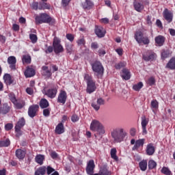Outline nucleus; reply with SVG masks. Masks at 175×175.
<instances>
[{"label":"nucleus","instance_id":"nucleus-1","mask_svg":"<svg viewBox=\"0 0 175 175\" xmlns=\"http://www.w3.org/2000/svg\"><path fill=\"white\" fill-rule=\"evenodd\" d=\"M127 135L128 133L122 128H116L111 131V136L114 143H121L124 142Z\"/></svg>","mask_w":175,"mask_h":175},{"label":"nucleus","instance_id":"nucleus-2","mask_svg":"<svg viewBox=\"0 0 175 175\" xmlns=\"http://www.w3.org/2000/svg\"><path fill=\"white\" fill-rule=\"evenodd\" d=\"M35 21L37 25H39V24L55 25V19L46 13H40L38 15H36Z\"/></svg>","mask_w":175,"mask_h":175},{"label":"nucleus","instance_id":"nucleus-3","mask_svg":"<svg viewBox=\"0 0 175 175\" xmlns=\"http://www.w3.org/2000/svg\"><path fill=\"white\" fill-rule=\"evenodd\" d=\"M83 79L87 84L86 92L88 94L95 92L96 91V82L92 79V77L88 74H85Z\"/></svg>","mask_w":175,"mask_h":175},{"label":"nucleus","instance_id":"nucleus-4","mask_svg":"<svg viewBox=\"0 0 175 175\" xmlns=\"http://www.w3.org/2000/svg\"><path fill=\"white\" fill-rule=\"evenodd\" d=\"M90 131L92 132H97L98 135H105V126L99 120H93L90 124Z\"/></svg>","mask_w":175,"mask_h":175},{"label":"nucleus","instance_id":"nucleus-5","mask_svg":"<svg viewBox=\"0 0 175 175\" xmlns=\"http://www.w3.org/2000/svg\"><path fill=\"white\" fill-rule=\"evenodd\" d=\"M92 69L94 72V75L96 76L97 79H100L103 76L105 72V68L103 65L99 61H96L92 64Z\"/></svg>","mask_w":175,"mask_h":175},{"label":"nucleus","instance_id":"nucleus-6","mask_svg":"<svg viewBox=\"0 0 175 175\" xmlns=\"http://www.w3.org/2000/svg\"><path fill=\"white\" fill-rule=\"evenodd\" d=\"M53 47L55 54L58 55L61 54V53H64V46L61 44V40L57 37L53 38Z\"/></svg>","mask_w":175,"mask_h":175},{"label":"nucleus","instance_id":"nucleus-7","mask_svg":"<svg viewBox=\"0 0 175 175\" xmlns=\"http://www.w3.org/2000/svg\"><path fill=\"white\" fill-rule=\"evenodd\" d=\"M146 142L145 139H139L138 140H135V139H132L131 140V144L133 146L132 148L133 151H137L138 149L140 148V147L143 148V146H144V142Z\"/></svg>","mask_w":175,"mask_h":175},{"label":"nucleus","instance_id":"nucleus-8","mask_svg":"<svg viewBox=\"0 0 175 175\" xmlns=\"http://www.w3.org/2000/svg\"><path fill=\"white\" fill-rule=\"evenodd\" d=\"M58 88L57 87L51 88L46 90H44L43 94L50 99H54L57 96Z\"/></svg>","mask_w":175,"mask_h":175},{"label":"nucleus","instance_id":"nucleus-9","mask_svg":"<svg viewBox=\"0 0 175 175\" xmlns=\"http://www.w3.org/2000/svg\"><path fill=\"white\" fill-rule=\"evenodd\" d=\"M38 111H39V106L38 105H31L28 109V116L31 118H33V117L38 116Z\"/></svg>","mask_w":175,"mask_h":175},{"label":"nucleus","instance_id":"nucleus-10","mask_svg":"<svg viewBox=\"0 0 175 175\" xmlns=\"http://www.w3.org/2000/svg\"><path fill=\"white\" fill-rule=\"evenodd\" d=\"M66 99H68L66 92L65 90H61L57 96V103L65 105L66 103Z\"/></svg>","mask_w":175,"mask_h":175},{"label":"nucleus","instance_id":"nucleus-11","mask_svg":"<svg viewBox=\"0 0 175 175\" xmlns=\"http://www.w3.org/2000/svg\"><path fill=\"white\" fill-rule=\"evenodd\" d=\"M85 170L87 174H94V170H95V161H94L93 159L87 162Z\"/></svg>","mask_w":175,"mask_h":175},{"label":"nucleus","instance_id":"nucleus-12","mask_svg":"<svg viewBox=\"0 0 175 175\" xmlns=\"http://www.w3.org/2000/svg\"><path fill=\"white\" fill-rule=\"evenodd\" d=\"M157 58V53L152 51H148L146 54L143 55V59L144 61H154Z\"/></svg>","mask_w":175,"mask_h":175},{"label":"nucleus","instance_id":"nucleus-13","mask_svg":"<svg viewBox=\"0 0 175 175\" xmlns=\"http://www.w3.org/2000/svg\"><path fill=\"white\" fill-rule=\"evenodd\" d=\"M8 64L10 66V68L12 70H16V64L17 62V59H16V57L14 56H10L8 58Z\"/></svg>","mask_w":175,"mask_h":175},{"label":"nucleus","instance_id":"nucleus-14","mask_svg":"<svg viewBox=\"0 0 175 175\" xmlns=\"http://www.w3.org/2000/svg\"><path fill=\"white\" fill-rule=\"evenodd\" d=\"M95 33L98 38H104L106 30L102 26H96Z\"/></svg>","mask_w":175,"mask_h":175},{"label":"nucleus","instance_id":"nucleus-15","mask_svg":"<svg viewBox=\"0 0 175 175\" xmlns=\"http://www.w3.org/2000/svg\"><path fill=\"white\" fill-rule=\"evenodd\" d=\"M42 75L44 77L50 79V77L53 76V72H51V70H49V66H43L42 67Z\"/></svg>","mask_w":175,"mask_h":175},{"label":"nucleus","instance_id":"nucleus-16","mask_svg":"<svg viewBox=\"0 0 175 175\" xmlns=\"http://www.w3.org/2000/svg\"><path fill=\"white\" fill-rule=\"evenodd\" d=\"M163 17L167 23H172L173 21V13L165 9L163 13Z\"/></svg>","mask_w":175,"mask_h":175},{"label":"nucleus","instance_id":"nucleus-17","mask_svg":"<svg viewBox=\"0 0 175 175\" xmlns=\"http://www.w3.org/2000/svg\"><path fill=\"white\" fill-rule=\"evenodd\" d=\"M141 125L143 135H147V125H148V119L146 118V116L142 118Z\"/></svg>","mask_w":175,"mask_h":175},{"label":"nucleus","instance_id":"nucleus-18","mask_svg":"<svg viewBox=\"0 0 175 175\" xmlns=\"http://www.w3.org/2000/svg\"><path fill=\"white\" fill-rule=\"evenodd\" d=\"M81 6L84 10H91L94 8V2L90 0H85L82 3Z\"/></svg>","mask_w":175,"mask_h":175},{"label":"nucleus","instance_id":"nucleus-19","mask_svg":"<svg viewBox=\"0 0 175 175\" xmlns=\"http://www.w3.org/2000/svg\"><path fill=\"white\" fill-rule=\"evenodd\" d=\"M146 155L152 156L155 153V146H154V144H149L146 146Z\"/></svg>","mask_w":175,"mask_h":175},{"label":"nucleus","instance_id":"nucleus-20","mask_svg":"<svg viewBox=\"0 0 175 175\" xmlns=\"http://www.w3.org/2000/svg\"><path fill=\"white\" fill-rule=\"evenodd\" d=\"M166 38L163 36H158L155 37L154 42L157 46H159L161 47V46H163L165 44V40Z\"/></svg>","mask_w":175,"mask_h":175},{"label":"nucleus","instance_id":"nucleus-21","mask_svg":"<svg viewBox=\"0 0 175 175\" xmlns=\"http://www.w3.org/2000/svg\"><path fill=\"white\" fill-rule=\"evenodd\" d=\"M65 132V126H64V123H59L55 129V133L57 135H62Z\"/></svg>","mask_w":175,"mask_h":175},{"label":"nucleus","instance_id":"nucleus-22","mask_svg":"<svg viewBox=\"0 0 175 175\" xmlns=\"http://www.w3.org/2000/svg\"><path fill=\"white\" fill-rule=\"evenodd\" d=\"M10 111V107L8 103H4L0 107V114H8Z\"/></svg>","mask_w":175,"mask_h":175},{"label":"nucleus","instance_id":"nucleus-23","mask_svg":"<svg viewBox=\"0 0 175 175\" xmlns=\"http://www.w3.org/2000/svg\"><path fill=\"white\" fill-rule=\"evenodd\" d=\"M26 154L27 152H25V150H23L21 149H17L16 150V157L18 158V159H24L25 158Z\"/></svg>","mask_w":175,"mask_h":175},{"label":"nucleus","instance_id":"nucleus-24","mask_svg":"<svg viewBox=\"0 0 175 175\" xmlns=\"http://www.w3.org/2000/svg\"><path fill=\"white\" fill-rule=\"evenodd\" d=\"M25 76L27 78L35 76V70L29 66H27L26 70L25 71Z\"/></svg>","mask_w":175,"mask_h":175},{"label":"nucleus","instance_id":"nucleus-25","mask_svg":"<svg viewBox=\"0 0 175 175\" xmlns=\"http://www.w3.org/2000/svg\"><path fill=\"white\" fill-rule=\"evenodd\" d=\"M121 77L123 80H129V79H131V72H129V70L124 68L122 70Z\"/></svg>","mask_w":175,"mask_h":175},{"label":"nucleus","instance_id":"nucleus-26","mask_svg":"<svg viewBox=\"0 0 175 175\" xmlns=\"http://www.w3.org/2000/svg\"><path fill=\"white\" fill-rule=\"evenodd\" d=\"M3 80L7 85H10V84H13V81H14V79L10 74H5L3 76Z\"/></svg>","mask_w":175,"mask_h":175},{"label":"nucleus","instance_id":"nucleus-27","mask_svg":"<svg viewBox=\"0 0 175 175\" xmlns=\"http://www.w3.org/2000/svg\"><path fill=\"white\" fill-rule=\"evenodd\" d=\"M134 8L137 12H142L144 9V5L140 1H135L133 2Z\"/></svg>","mask_w":175,"mask_h":175},{"label":"nucleus","instance_id":"nucleus-28","mask_svg":"<svg viewBox=\"0 0 175 175\" xmlns=\"http://www.w3.org/2000/svg\"><path fill=\"white\" fill-rule=\"evenodd\" d=\"M165 68L170 69L171 70H174L175 69V57H172L170 59L167 64Z\"/></svg>","mask_w":175,"mask_h":175},{"label":"nucleus","instance_id":"nucleus-29","mask_svg":"<svg viewBox=\"0 0 175 175\" xmlns=\"http://www.w3.org/2000/svg\"><path fill=\"white\" fill-rule=\"evenodd\" d=\"M159 107V103L157 100H152L150 103V109L152 110L153 113H155L156 110H158Z\"/></svg>","mask_w":175,"mask_h":175},{"label":"nucleus","instance_id":"nucleus-30","mask_svg":"<svg viewBox=\"0 0 175 175\" xmlns=\"http://www.w3.org/2000/svg\"><path fill=\"white\" fill-rule=\"evenodd\" d=\"M14 105L16 109H21L24 106H25V101L23 100H16Z\"/></svg>","mask_w":175,"mask_h":175},{"label":"nucleus","instance_id":"nucleus-31","mask_svg":"<svg viewBox=\"0 0 175 175\" xmlns=\"http://www.w3.org/2000/svg\"><path fill=\"white\" fill-rule=\"evenodd\" d=\"M144 37L143 32L138 31L135 33V39L137 42V43L141 44L142 43V39Z\"/></svg>","mask_w":175,"mask_h":175},{"label":"nucleus","instance_id":"nucleus-32","mask_svg":"<svg viewBox=\"0 0 175 175\" xmlns=\"http://www.w3.org/2000/svg\"><path fill=\"white\" fill-rule=\"evenodd\" d=\"M98 174L99 175H111V172L109 171V169H107V167L103 166L100 167Z\"/></svg>","mask_w":175,"mask_h":175},{"label":"nucleus","instance_id":"nucleus-33","mask_svg":"<svg viewBox=\"0 0 175 175\" xmlns=\"http://www.w3.org/2000/svg\"><path fill=\"white\" fill-rule=\"evenodd\" d=\"M50 106V104L49 103V100L46 98H42L40 101V107L41 109H47Z\"/></svg>","mask_w":175,"mask_h":175},{"label":"nucleus","instance_id":"nucleus-34","mask_svg":"<svg viewBox=\"0 0 175 175\" xmlns=\"http://www.w3.org/2000/svg\"><path fill=\"white\" fill-rule=\"evenodd\" d=\"M10 146V139L9 138L1 139L0 140V147H9Z\"/></svg>","mask_w":175,"mask_h":175},{"label":"nucleus","instance_id":"nucleus-35","mask_svg":"<svg viewBox=\"0 0 175 175\" xmlns=\"http://www.w3.org/2000/svg\"><path fill=\"white\" fill-rule=\"evenodd\" d=\"M25 125V119L24 118H21L18 120V122L16 123L15 128H17V129H21Z\"/></svg>","mask_w":175,"mask_h":175},{"label":"nucleus","instance_id":"nucleus-36","mask_svg":"<svg viewBox=\"0 0 175 175\" xmlns=\"http://www.w3.org/2000/svg\"><path fill=\"white\" fill-rule=\"evenodd\" d=\"M139 166L142 172H146L147 170V160H142L139 162Z\"/></svg>","mask_w":175,"mask_h":175},{"label":"nucleus","instance_id":"nucleus-37","mask_svg":"<svg viewBox=\"0 0 175 175\" xmlns=\"http://www.w3.org/2000/svg\"><path fill=\"white\" fill-rule=\"evenodd\" d=\"M35 161L39 165H43V161H44V155L38 154L35 158Z\"/></svg>","mask_w":175,"mask_h":175},{"label":"nucleus","instance_id":"nucleus-38","mask_svg":"<svg viewBox=\"0 0 175 175\" xmlns=\"http://www.w3.org/2000/svg\"><path fill=\"white\" fill-rule=\"evenodd\" d=\"M31 61V56L29 55H23L22 57L23 64H30Z\"/></svg>","mask_w":175,"mask_h":175},{"label":"nucleus","instance_id":"nucleus-39","mask_svg":"<svg viewBox=\"0 0 175 175\" xmlns=\"http://www.w3.org/2000/svg\"><path fill=\"white\" fill-rule=\"evenodd\" d=\"M46 174V167H41L35 172V175Z\"/></svg>","mask_w":175,"mask_h":175},{"label":"nucleus","instance_id":"nucleus-40","mask_svg":"<svg viewBox=\"0 0 175 175\" xmlns=\"http://www.w3.org/2000/svg\"><path fill=\"white\" fill-rule=\"evenodd\" d=\"M111 158H112V159H114L115 161H118V157H117V149H111Z\"/></svg>","mask_w":175,"mask_h":175},{"label":"nucleus","instance_id":"nucleus-41","mask_svg":"<svg viewBox=\"0 0 175 175\" xmlns=\"http://www.w3.org/2000/svg\"><path fill=\"white\" fill-rule=\"evenodd\" d=\"M148 166L150 170L155 169V167H157V162H155L154 160H149Z\"/></svg>","mask_w":175,"mask_h":175},{"label":"nucleus","instance_id":"nucleus-42","mask_svg":"<svg viewBox=\"0 0 175 175\" xmlns=\"http://www.w3.org/2000/svg\"><path fill=\"white\" fill-rule=\"evenodd\" d=\"M143 82H139L133 86V90H134V91H139L143 88Z\"/></svg>","mask_w":175,"mask_h":175},{"label":"nucleus","instance_id":"nucleus-43","mask_svg":"<svg viewBox=\"0 0 175 175\" xmlns=\"http://www.w3.org/2000/svg\"><path fill=\"white\" fill-rule=\"evenodd\" d=\"M39 10H44L46 9H50V5L46 3H40L38 7Z\"/></svg>","mask_w":175,"mask_h":175},{"label":"nucleus","instance_id":"nucleus-44","mask_svg":"<svg viewBox=\"0 0 175 175\" xmlns=\"http://www.w3.org/2000/svg\"><path fill=\"white\" fill-rule=\"evenodd\" d=\"M126 66V62H120L115 64V68L118 70L121 69V68H125Z\"/></svg>","mask_w":175,"mask_h":175},{"label":"nucleus","instance_id":"nucleus-45","mask_svg":"<svg viewBox=\"0 0 175 175\" xmlns=\"http://www.w3.org/2000/svg\"><path fill=\"white\" fill-rule=\"evenodd\" d=\"M170 55V51L169 50H163L161 52V58L165 59V58H167Z\"/></svg>","mask_w":175,"mask_h":175},{"label":"nucleus","instance_id":"nucleus-46","mask_svg":"<svg viewBox=\"0 0 175 175\" xmlns=\"http://www.w3.org/2000/svg\"><path fill=\"white\" fill-rule=\"evenodd\" d=\"M161 173H163V174H165V175H171L172 174V172L170 171V170H169V168H167L166 167H163L161 169Z\"/></svg>","mask_w":175,"mask_h":175},{"label":"nucleus","instance_id":"nucleus-47","mask_svg":"<svg viewBox=\"0 0 175 175\" xmlns=\"http://www.w3.org/2000/svg\"><path fill=\"white\" fill-rule=\"evenodd\" d=\"M66 50L67 53H68L69 54H71L72 51L73 50V44H66Z\"/></svg>","mask_w":175,"mask_h":175},{"label":"nucleus","instance_id":"nucleus-48","mask_svg":"<svg viewBox=\"0 0 175 175\" xmlns=\"http://www.w3.org/2000/svg\"><path fill=\"white\" fill-rule=\"evenodd\" d=\"M29 39L31 42L36 43L38 42V36L36 34L31 33L29 35Z\"/></svg>","mask_w":175,"mask_h":175},{"label":"nucleus","instance_id":"nucleus-49","mask_svg":"<svg viewBox=\"0 0 175 175\" xmlns=\"http://www.w3.org/2000/svg\"><path fill=\"white\" fill-rule=\"evenodd\" d=\"M141 43H143L144 44H150V38H148V36L142 37Z\"/></svg>","mask_w":175,"mask_h":175},{"label":"nucleus","instance_id":"nucleus-50","mask_svg":"<svg viewBox=\"0 0 175 175\" xmlns=\"http://www.w3.org/2000/svg\"><path fill=\"white\" fill-rule=\"evenodd\" d=\"M148 85H154L155 84V78L154 77H150L147 81Z\"/></svg>","mask_w":175,"mask_h":175},{"label":"nucleus","instance_id":"nucleus-51","mask_svg":"<svg viewBox=\"0 0 175 175\" xmlns=\"http://www.w3.org/2000/svg\"><path fill=\"white\" fill-rule=\"evenodd\" d=\"M91 105H92V107L94 108V110H96V111H98V110L100 109V105L98 104L97 101L96 103H92Z\"/></svg>","mask_w":175,"mask_h":175},{"label":"nucleus","instance_id":"nucleus-52","mask_svg":"<svg viewBox=\"0 0 175 175\" xmlns=\"http://www.w3.org/2000/svg\"><path fill=\"white\" fill-rule=\"evenodd\" d=\"M9 98L11 102H12L14 104L16 103L17 98H16V96L13 93L9 94Z\"/></svg>","mask_w":175,"mask_h":175},{"label":"nucleus","instance_id":"nucleus-53","mask_svg":"<svg viewBox=\"0 0 175 175\" xmlns=\"http://www.w3.org/2000/svg\"><path fill=\"white\" fill-rule=\"evenodd\" d=\"M66 38L70 42H73L75 40V36L72 33H67Z\"/></svg>","mask_w":175,"mask_h":175},{"label":"nucleus","instance_id":"nucleus-54","mask_svg":"<svg viewBox=\"0 0 175 175\" xmlns=\"http://www.w3.org/2000/svg\"><path fill=\"white\" fill-rule=\"evenodd\" d=\"M54 51V46H49L47 47V49L45 50L46 54H50Z\"/></svg>","mask_w":175,"mask_h":175},{"label":"nucleus","instance_id":"nucleus-55","mask_svg":"<svg viewBox=\"0 0 175 175\" xmlns=\"http://www.w3.org/2000/svg\"><path fill=\"white\" fill-rule=\"evenodd\" d=\"M77 43L78 46H84V44H85V40H84V38L79 39L77 41Z\"/></svg>","mask_w":175,"mask_h":175},{"label":"nucleus","instance_id":"nucleus-56","mask_svg":"<svg viewBox=\"0 0 175 175\" xmlns=\"http://www.w3.org/2000/svg\"><path fill=\"white\" fill-rule=\"evenodd\" d=\"M79 118L77 115L75 114V115H72V117H71V121L72 122H77V121H79Z\"/></svg>","mask_w":175,"mask_h":175},{"label":"nucleus","instance_id":"nucleus-57","mask_svg":"<svg viewBox=\"0 0 175 175\" xmlns=\"http://www.w3.org/2000/svg\"><path fill=\"white\" fill-rule=\"evenodd\" d=\"M31 8L32 9H33L34 10H38V9H39V3L38 2H33L31 4Z\"/></svg>","mask_w":175,"mask_h":175},{"label":"nucleus","instance_id":"nucleus-58","mask_svg":"<svg viewBox=\"0 0 175 175\" xmlns=\"http://www.w3.org/2000/svg\"><path fill=\"white\" fill-rule=\"evenodd\" d=\"M70 1L72 0H62V6L66 8V6H68V5H69V3H70Z\"/></svg>","mask_w":175,"mask_h":175},{"label":"nucleus","instance_id":"nucleus-59","mask_svg":"<svg viewBox=\"0 0 175 175\" xmlns=\"http://www.w3.org/2000/svg\"><path fill=\"white\" fill-rule=\"evenodd\" d=\"M15 132H16V137H20V136L23 135V133L21 132V129L15 128Z\"/></svg>","mask_w":175,"mask_h":175},{"label":"nucleus","instance_id":"nucleus-60","mask_svg":"<svg viewBox=\"0 0 175 175\" xmlns=\"http://www.w3.org/2000/svg\"><path fill=\"white\" fill-rule=\"evenodd\" d=\"M91 48L93 50H96V49H98L99 48V45L98 44V42H92Z\"/></svg>","mask_w":175,"mask_h":175},{"label":"nucleus","instance_id":"nucleus-61","mask_svg":"<svg viewBox=\"0 0 175 175\" xmlns=\"http://www.w3.org/2000/svg\"><path fill=\"white\" fill-rule=\"evenodd\" d=\"M46 172H47V174L50 175L51 174V173H53V172H55V170H54V168L48 166L46 168Z\"/></svg>","mask_w":175,"mask_h":175},{"label":"nucleus","instance_id":"nucleus-62","mask_svg":"<svg viewBox=\"0 0 175 175\" xmlns=\"http://www.w3.org/2000/svg\"><path fill=\"white\" fill-rule=\"evenodd\" d=\"M43 115L44 116V117H49V116H50V109H44L43 110Z\"/></svg>","mask_w":175,"mask_h":175},{"label":"nucleus","instance_id":"nucleus-63","mask_svg":"<svg viewBox=\"0 0 175 175\" xmlns=\"http://www.w3.org/2000/svg\"><path fill=\"white\" fill-rule=\"evenodd\" d=\"M130 135H131V136H133V137L136 136V129L135 128H131L130 129Z\"/></svg>","mask_w":175,"mask_h":175},{"label":"nucleus","instance_id":"nucleus-64","mask_svg":"<svg viewBox=\"0 0 175 175\" xmlns=\"http://www.w3.org/2000/svg\"><path fill=\"white\" fill-rule=\"evenodd\" d=\"M12 128H13V124L10 123H8L5 126V131H10V129H12Z\"/></svg>","mask_w":175,"mask_h":175}]
</instances>
